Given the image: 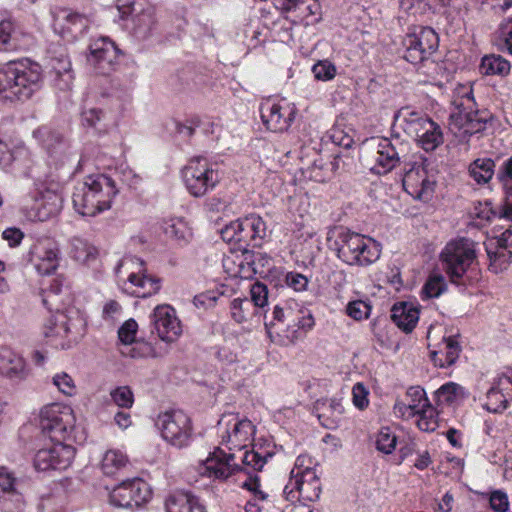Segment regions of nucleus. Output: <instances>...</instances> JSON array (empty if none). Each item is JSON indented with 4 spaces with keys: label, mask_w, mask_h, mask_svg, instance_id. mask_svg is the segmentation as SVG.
<instances>
[{
    "label": "nucleus",
    "mask_w": 512,
    "mask_h": 512,
    "mask_svg": "<svg viewBox=\"0 0 512 512\" xmlns=\"http://www.w3.org/2000/svg\"><path fill=\"white\" fill-rule=\"evenodd\" d=\"M53 384L58 390L66 396H74L76 394V385L73 378L66 372H61L53 377Z\"/></svg>",
    "instance_id": "obj_49"
},
{
    "label": "nucleus",
    "mask_w": 512,
    "mask_h": 512,
    "mask_svg": "<svg viewBox=\"0 0 512 512\" xmlns=\"http://www.w3.org/2000/svg\"><path fill=\"white\" fill-rule=\"evenodd\" d=\"M118 190L115 182L104 174L89 175L72 196L75 210L82 216L93 217L111 208Z\"/></svg>",
    "instance_id": "obj_2"
},
{
    "label": "nucleus",
    "mask_w": 512,
    "mask_h": 512,
    "mask_svg": "<svg viewBox=\"0 0 512 512\" xmlns=\"http://www.w3.org/2000/svg\"><path fill=\"white\" fill-rule=\"evenodd\" d=\"M494 169L495 163L492 159L479 158L470 164L469 173L478 184H486L492 179Z\"/></svg>",
    "instance_id": "obj_31"
},
{
    "label": "nucleus",
    "mask_w": 512,
    "mask_h": 512,
    "mask_svg": "<svg viewBox=\"0 0 512 512\" xmlns=\"http://www.w3.org/2000/svg\"><path fill=\"white\" fill-rule=\"evenodd\" d=\"M164 231L168 237L177 241H187L191 236L190 229L186 222L179 218L171 219L167 222Z\"/></svg>",
    "instance_id": "obj_40"
},
{
    "label": "nucleus",
    "mask_w": 512,
    "mask_h": 512,
    "mask_svg": "<svg viewBox=\"0 0 512 512\" xmlns=\"http://www.w3.org/2000/svg\"><path fill=\"white\" fill-rule=\"evenodd\" d=\"M34 137L38 138L48 150L53 147L54 143H58L61 140L58 134L51 132L46 127L39 128L34 132Z\"/></svg>",
    "instance_id": "obj_60"
},
{
    "label": "nucleus",
    "mask_w": 512,
    "mask_h": 512,
    "mask_svg": "<svg viewBox=\"0 0 512 512\" xmlns=\"http://www.w3.org/2000/svg\"><path fill=\"white\" fill-rule=\"evenodd\" d=\"M498 43L501 50H507L512 55V20L500 26Z\"/></svg>",
    "instance_id": "obj_58"
},
{
    "label": "nucleus",
    "mask_w": 512,
    "mask_h": 512,
    "mask_svg": "<svg viewBox=\"0 0 512 512\" xmlns=\"http://www.w3.org/2000/svg\"><path fill=\"white\" fill-rule=\"evenodd\" d=\"M406 396L410 399L408 403L417 405L419 407L417 408L419 412L420 410L430 405L429 399L426 397L424 389L419 386L410 387L407 390Z\"/></svg>",
    "instance_id": "obj_56"
},
{
    "label": "nucleus",
    "mask_w": 512,
    "mask_h": 512,
    "mask_svg": "<svg viewBox=\"0 0 512 512\" xmlns=\"http://www.w3.org/2000/svg\"><path fill=\"white\" fill-rule=\"evenodd\" d=\"M312 460L307 455H300L297 457L294 467L290 472V477H296L299 475H303L308 470H315L312 465Z\"/></svg>",
    "instance_id": "obj_61"
},
{
    "label": "nucleus",
    "mask_w": 512,
    "mask_h": 512,
    "mask_svg": "<svg viewBox=\"0 0 512 512\" xmlns=\"http://www.w3.org/2000/svg\"><path fill=\"white\" fill-rule=\"evenodd\" d=\"M182 176L187 191L196 198L205 196L220 182L218 170L203 156L191 158L183 168Z\"/></svg>",
    "instance_id": "obj_9"
},
{
    "label": "nucleus",
    "mask_w": 512,
    "mask_h": 512,
    "mask_svg": "<svg viewBox=\"0 0 512 512\" xmlns=\"http://www.w3.org/2000/svg\"><path fill=\"white\" fill-rule=\"evenodd\" d=\"M231 205L228 197L215 195L205 201L204 207L206 211L211 213H218L226 211Z\"/></svg>",
    "instance_id": "obj_55"
},
{
    "label": "nucleus",
    "mask_w": 512,
    "mask_h": 512,
    "mask_svg": "<svg viewBox=\"0 0 512 512\" xmlns=\"http://www.w3.org/2000/svg\"><path fill=\"white\" fill-rule=\"evenodd\" d=\"M475 242L468 238L449 241L443 248L440 259L446 274L455 284H460L466 272L476 262Z\"/></svg>",
    "instance_id": "obj_6"
},
{
    "label": "nucleus",
    "mask_w": 512,
    "mask_h": 512,
    "mask_svg": "<svg viewBox=\"0 0 512 512\" xmlns=\"http://www.w3.org/2000/svg\"><path fill=\"white\" fill-rule=\"evenodd\" d=\"M353 403L359 409H364L368 405V392L362 383H356L352 389Z\"/></svg>",
    "instance_id": "obj_64"
},
{
    "label": "nucleus",
    "mask_w": 512,
    "mask_h": 512,
    "mask_svg": "<svg viewBox=\"0 0 512 512\" xmlns=\"http://www.w3.org/2000/svg\"><path fill=\"white\" fill-rule=\"evenodd\" d=\"M87 321L85 315L78 309L71 308L65 313L57 311L45 325V337L57 336L65 340L60 343L62 349H70L84 337Z\"/></svg>",
    "instance_id": "obj_7"
},
{
    "label": "nucleus",
    "mask_w": 512,
    "mask_h": 512,
    "mask_svg": "<svg viewBox=\"0 0 512 512\" xmlns=\"http://www.w3.org/2000/svg\"><path fill=\"white\" fill-rule=\"evenodd\" d=\"M62 206V198L56 190L51 188H38L34 195V218L46 221L56 216Z\"/></svg>",
    "instance_id": "obj_22"
},
{
    "label": "nucleus",
    "mask_w": 512,
    "mask_h": 512,
    "mask_svg": "<svg viewBox=\"0 0 512 512\" xmlns=\"http://www.w3.org/2000/svg\"><path fill=\"white\" fill-rule=\"evenodd\" d=\"M294 306L295 314L290 327H297L305 331L312 329L315 324L312 313L298 303H294Z\"/></svg>",
    "instance_id": "obj_42"
},
{
    "label": "nucleus",
    "mask_w": 512,
    "mask_h": 512,
    "mask_svg": "<svg viewBox=\"0 0 512 512\" xmlns=\"http://www.w3.org/2000/svg\"><path fill=\"white\" fill-rule=\"evenodd\" d=\"M337 257L349 266L368 267L381 256V245L374 239L340 228L333 242Z\"/></svg>",
    "instance_id": "obj_3"
},
{
    "label": "nucleus",
    "mask_w": 512,
    "mask_h": 512,
    "mask_svg": "<svg viewBox=\"0 0 512 512\" xmlns=\"http://www.w3.org/2000/svg\"><path fill=\"white\" fill-rule=\"evenodd\" d=\"M391 319L397 327L409 333L415 328L418 322L419 311L406 303H398L392 308Z\"/></svg>",
    "instance_id": "obj_27"
},
{
    "label": "nucleus",
    "mask_w": 512,
    "mask_h": 512,
    "mask_svg": "<svg viewBox=\"0 0 512 512\" xmlns=\"http://www.w3.org/2000/svg\"><path fill=\"white\" fill-rule=\"evenodd\" d=\"M295 302H286L284 306L276 305L273 308V320L277 322H286L287 326H291L292 319L295 314Z\"/></svg>",
    "instance_id": "obj_50"
},
{
    "label": "nucleus",
    "mask_w": 512,
    "mask_h": 512,
    "mask_svg": "<svg viewBox=\"0 0 512 512\" xmlns=\"http://www.w3.org/2000/svg\"><path fill=\"white\" fill-rule=\"evenodd\" d=\"M156 425L165 441L176 447L186 446L191 438L189 416L181 410L166 411L157 418Z\"/></svg>",
    "instance_id": "obj_11"
},
{
    "label": "nucleus",
    "mask_w": 512,
    "mask_h": 512,
    "mask_svg": "<svg viewBox=\"0 0 512 512\" xmlns=\"http://www.w3.org/2000/svg\"><path fill=\"white\" fill-rule=\"evenodd\" d=\"M508 396L504 395L498 387H492L487 392L485 408L489 412L502 413L508 407Z\"/></svg>",
    "instance_id": "obj_39"
},
{
    "label": "nucleus",
    "mask_w": 512,
    "mask_h": 512,
    "mask_svg": "<svg viewBox=\"0 0 512 512\" xmlns=\"http://www.w3.org/2000/svg\"><path fill=\"white\" fill-rule=\"evenodd\" d=\"M137 329L138 324L134 319L127 320L118 330L119 340L125 345L132 344L135 341Z\"/></svg>",
    "instance_id": "obj_53"
},
{
    "label": "nucleus",
    "mask_w": 512,
    "mask_h": 512,
    "mask_svg": "<svg viewBox=\"0 0 512 512\" xmlns=\"http://www.w3.org/2000/svg\"><path fill=\"white\" fill-rule=\"evenodd\" d=\"M435 395L439 405L457 404L465 398L464 388L454 382L442 385Z\"/></svg>",
    "instance_id": "obj_32"
},
{
    "label": "nucleus",
    "mask_w": 512,
    "mask_h": 512,
    "mask_svg": "<svg viewBox=\"0 0 512 512\" xmlns=\"http://www.w3.org/2000/svg\"><path fill=\"white\" fill-rule=\"evenodd\" d=\"M128 282L136 288L130 292L136 297H149L156 294L161 288V280L159 278L146 275L141 270L130 273Z\"/></svg>",
    "instance_id": "obj_26"
},
{
    "label": "nucleus",
    "mask_w": 512,
    "mask_h": 512,
    "mask_svg": "<svg viewBox=\"0 0 512 512\" xmlns=\"http://www.w3.org/2000/svg\"><path fill=\"white\" fill-rule=\"evenodd\" d=\"M34 256L37 263L34 264L41 275H50L59 267L61 253L58 243L51 237L43 236L34 242Z\"/></svg>",
    "instance_id": "obj_19"
},
{
    "label": "nucleus",
    "mask_w": 512,
    "mask_h": 512,
    "mask_svg": "<svg viewBox=\"0 0 512 512\" xmlns=\"http://www.w3.org/2000/svg\"><path fill=\"white\" fill-rule=\"evenodd\" d=\"M69 254L75 261L88 264L97 258L98 250L86 240L73 237L70 240Z\"/></svg>",
    "instance_id": "obj_28"
},
{
    "label": "nucleus",
    "mask_w": 512,
    "mask_h": 512,
    "mask_svg": "<svg viewBox=\"0 0 512 512\" xmlns=\"http://www.w3.org/2000/svg\"><path fill=\"white\" fill-rule=\"evenodd\" d=\"M395 121L408 136L417 140L426 129L425 124L430 123L432 119L421 112L411 110L409 107H403L395 115Z\"/></svg>",
    "instance_id": "obj_23"
},
{
    "label": "nucleus",
    "mask_w": 512,
    "mask_h": 512,
    "mask_svg": "<svg viewBox=\"0 0 512 512\" xmlns=\"http://www.w3.org/2000/svg\"><path fill=\"white\" fill-rule=\"evenodd\" d=\"M15 33L14 23L0 14V49L7 48L9 42L14 39Z\"/></svg>",
    "instance_id": "obj_51"
},
{
    "label": "nucleus",
    "mask_w": 512,
    "mask_h": 512,
    "mask_svg": "<svg viewBox=\"0 0 512 512\" xmlns=\"http://www.w3.org/2000/svg\"><path fill=\"white\" fill-rule=\"evenodd\" d=\"M134 34L141 39L149 37L156 25V17L153 9L142 11L134 18Z\"/></svg>",
    "instance_id": "obj_34"
},
{
    "label": "nucleus",
    "mask_w": 512,
    "mask_h": 512,
    "mask_svg": "<svg viewBox=\"0 0 512 512\" xmlns=\"http://www.w3.org/2000/svg\"><path fill=\"white\" fill-rule=\"evenodd\" d=\"M296 108L293 104L266 103L261 107V119L272 132L287 131L295 119Z\"/></svg>",
    "instance_id": "obj_21"
},
{
    "label": "nucleus",
    "mask_w": 512,
    "mask_h": 512,
    "mask_svg": "<svg viewBox=\"0 0 512 512\" xmlns=\"http://www.w3.org/2000/svg\"><path fill=\"white\" fill-rule=\"evenodd\" d=\"M402 184L409 195L422 201H428L435 188V181L430 179L423 165L416 163L405 171Z\"/></svg>",
    "instance_id": "obj_17"
},
{
    "label": "nucleus",
    "mask_w": 512,
    "mask_h": 512,
    "mask_svg": "<svg viewBox=\"0 0 512 512\" xmlns=\"http://www.w3.org/2000/svg\"><path fill=\"white\" fill-rule=\"evenodd\" d=\"M285 283L288 287L292 288L296 292H302L307 289L309 280L308 278L298 272H288L285 275Z\"/></svg>",
    "instance_id": "obj_57"
},
{
    "label": "nucleus",
    "mask_w": 512,
    "mask_h": 512,
    "mask_svg": "<svg viewBox=\"0 0 512 512\" xmlns=\"http://www.w3.org/2000/svg\"><path fill=\"white\" fill-rule=\"evenodd\" d=\"M283 493L285 499L292 503L300 500L313 502L319 499L321 482L316 470H308L303 475L290 477Z\"/></svg>",
    "instance_id": "obj_15"
},
{
    "label": "nucleus",
    "mask_w": 512,
    "mask_h": 512,
    "mask_svg": "<svg viewBox=\"0 0 512 512\" xmlns=\"http://www.w3.org/2000/svg\"><path fill=\"white\" fill-rule=\"evenodd\" d=\"M252 303L247 298H235L231 301V316L237 323H243L247 320L252 311Z\"/></svg>",
    "instance_id": "obj_41"
},
{
    "label": "nucleus",
    "mask_w": 512,
    "mask_h": 512,
    "mask_svg": "<svg viewBox=\"0 0 512 512\" xmlns=\"http://www.w3.org/2000/svg\"><path fill=\"white\" fill-rule=\"evenodd\" d=\"M417 405L397 400L394 404V413L402 418L414 417L418 414Z\"/></svg>",
    "instance_id": "obj_62"
},
{
    "label": "nucleus",
    "mask_w": 512,
    "mask_h": 512,
    "mask_svg": "<svg viewBox=\"0 0 512 512\" xmlns=\"http://www.w3.org/2000/svg\"><path fill=\"white\" fill-rule=\"evenodd\" d=\"M404 59L417 65L428 62L439 45L438 34L431 27H422L419 32L408 34L404 40Z\"/></svg>",
    "instance_id": "obj_12"
},
{
    "label": "nucleus",
    "mask_w": 512,
    "mask_h": 512,
    "mask_svg": "<svg viewBox=\"0 0 512 512\" xmlns=\"http://www.w3.org/2000/svg\"><path fill=\"white\" fill-rule=\"evenodd\" d=\"M76 417L68 405L51 403L39 412V426L43 439L64 442L75 427Z\"/></svg>",
    "instance_id": "obj_8"
},
{
    "label": "nucleus",
    "mask_w": 512,
    "mask_h": 512,
    "mask_svg": "<svg viewBox=\"0 0 512 512\" xmlns=\"http://www.w3.org/2000/svg\"><path fill=\"white\" fill-rule=\"evenodd\" d=\"M151 322L159 338L165 342L175 341L182 332L180 321L170 305H158L151 314Z\"/></svg>",
    "instance_id": "obj_20"
},
{
    "label": "nucleus",
    "mask_w": 512,
    "mask_h": 512,
    "mask_svg": "<svg viewBox=\"0 0 512 512\" xmlns=\"http://www.w3.org/2000/svg\"><path fill=\"white\" fill-rule=\"evenodd\" d=\"M495 245L496 251H492L489 247L486 248L490 260L496 261L505 258L506 255L503 250H508L509 259L512 258V225L496 237Z\"/></svg>",
    "instance_id": "obj_37"
},
{
    "label": "nucleus",
    "mask_w": 512,
    "mask_h": 512,
    "mask_svg": "<svg viewBox=\"0 0 512 512\" xmlns=\"http://www.w3.org/2000/svg\"><path fill=\"white\" fill-rule=\"evenodd\" d=\"M446 289L445 279L442 275H432L422 288V294L426 298H435Z\"/></svg>",
    "instance_id": "obj_46"
},
{
    "label": "nucleus",
    "mask_w": 512,
    "mask_h": 512,
    "mask_svg": "<svg viewBox=\"0 0 512 512\" xmlns=\"http://www.w3.org/2000/svg\"><path fill=\"white\" fill-rule=\"evenodd\" d=\"M44 443H38L34 454V469L39 471L64 470L70 466L75 456V450L72 446L63 442L43 439Z\"/></svg>",
    "instance_id": "obj_10"
},
{
    "label": "nucleus",
    "mask_w": 512,
    "mask_h": 512,
    "mask_svg": "<svg viewBox=\"0 0 512 512\" xmlns=\"http://www.w3.org/2000/svg\"><path fill=\"white\" fill-rule=\"evenodd\" d=\"M425 125L426 129L416 141L425 151H434L444 140L441 127L433 120Z\"/></svg>",
    "instance_id": "obj_30"
},
{
    "label": "nucleus",
    "mask_w": 512,
    "mask_h": 512,
    "mask_svg": "<svg viewBox=\"0 0 512 512\" xmlns=\"http://www.w3.org/2000/svg\"><path fill=\"white\" fill-rule=\"evenodd\" d=\"M150 486L141 478L128 479L112 489L109 502L118 508L140 507L151 498Z\"/></svg>",
    "instance_id": "obj_13"
},
{
    "label": "nucleus",
    "mask_w": 512,
    "mask_h": 512,
    "mask_svg": "<svg viewBox=\"0 0 512 512\" xmlns=\"http://www.w3.org/2000/svg\"><path fill=\"white\" fill-rule=\"evenodd\" d=\"M166 512H205L199 499L189 492L176 491L165 501Z\"/></svg>",
    "instance_id": "obj_24"
},
{
    "label": "nucleus",
    "mask_w": 512,
    "mask_h": 512,
    "mask_svg": "<svg viewBox=\"0 0 512 512\" xmlns=\"http://www.w3.org/2000/svg\"><path fill=\"white\" fill-rule=\"evenodd\" d=\"M240 228V219L230 222L228 225H226L220 230L221 238L227 243H237V234Z\"/></svg>",
    "instance_id": "obj_63"
},
{
    "label": "nucleus",
    "mask_w": 512,
    "mask_h": 512,
    "mask_svg": "<svg viewBox=\"0 0 512 512\" xmlns=\"http://www.w3.org/2000/svg\"><path fill=\"white\" fill-rule=\"evenodd\" d=\"M370 310V305L361 300L352 301L346 307L347 314L355 320L367 318L370 314Z\"/></svg>",
    "instance_id": "obj_54"
},
{
    "label": "nucleus",
    "mask_w": 512,
    "mask_h": 512,
    "mask_svg": "<svg viewBox=\"0 0 512 512\" xmlns=\"http://www.w3.org/2000/svg\"><path fill=\"white\" fill-rule=\"evenodd\" d=\"M490 506L495 512H507L509 510L507 494L500 490L492 492L490 496Z\"/></svg>",
    "instance_id": "obj_59"
},
{
    "label": "nucleus",
    "mask_w": 512,
    "mask_h": 512,
    "mask_svg": "<svg viewBox=\"0 0 512 512\" xmlns=\"http://www.w3.org/2000/svg\"><path fill=\"white\" fill-rule=\"evenodd\" d=\"M311 0H281V9L286 12L299 11L301 17H307L314 14L313 8L317 7L316 3L310 4Z\"/></svg>",
    "instance_id": "obj_43"
},
{
    "label": "nucleus",
    "mask_w": 512,
    "mask_h": 512,
    "mask_svg": "<svg viewBox=\"0 0 512 512\" xmlns=\"http://www.w3.org/2000/svg\"><path fill=\"white\" fill-rule=\"evenodd\" d=\"M250 295L252 306L263 308L268 304V287L264 283L254 282L250 288Z\"/></svg>",
    "instance_id": "obj_47"
},
{
    "label": "nucleus",
    "mask_w": 512,
    "mask_h": 512,
    "mask_svg": "<svg viewBox=\"0 0 512 512\" xmlns=\"http://www.w3.org/2000/svg\"><path fill=\"white\" fill-rule=\"evenodd\" d=\"M312 72L316 79L328 81L335 77L336 67L329 61H319L313 66Z\"/></svg>",
    "instance_id": "obj_52"
},
{
    "label": "nucleus",
    "mask_w": 512,
    "mask_h": 512,
    "mask_svg": "<svg viewBox=\"0 0 512 512\" xmlns=\"http://www.w3.org/2000/svg\"><path fill=\"white\" fill-rule=\"evenodd\" d=\"M417 426L422 431H434L438 427L437 416L435 409L430 404L428 407L420 410L417 414Z\"/></svg>",
    "instance_id": "obj_45"
},
{
    "label": "nucleus",
    "mask_w": 512,
    "mask_h": 512,
    "mask_svg": "<svg viewBox=\"0 0 512 512\" xmlns=\"http://www.w3.org/2000/svg\"><path fill=\"white\" fill-rule=\"evenodd\" d=\"M32 61L10 62L0 69V100L26 101L32 96Z\"/></svg>",
    "instance_id": "obj_4"
},
{
    "label": "nucleus",
    "mask_w": 512,
    "mask_h": 512,
    "mask_svg": "<svg viewBox=\"0 0 512 512\" xmlns=\"http://www.w3.org/2000/svg\"><path fill=\"white\" fill-rule=\"evenodd\" d=\"M511 65L501 55H486L482 58L480 70L484 75L506 76L509 74Z\"/></svg>",
    "instance_id": "obj_29"
},
{
    "label": "nucleus",
    "mask_w": 512,
    "mask_h": 512,
    "mask_svg": "<svg viewBox=\"0 0 512 512\" xmlns=\"http://www.w3.org/2000/svg\"><path fill=\"white\" fill-rule=\"evenodd\" d=\"M454 105L455 110L450 114L449 125L452 130L463 136H472L484 131L488 121L492 119L490 112L476 108L471 91L456 98Z\"/></svg>",
    "instance_id": "obj_5"
},
{
    "label": "nucleus",
    "mask_w": 512,
    "mask_h": 512,
    "mask_svg": "<svg viewBox=\"0 0 512 512\" xmlns=\"http://www.w3.org/2000/svg\"><path fill=\"white\" fill-rule=\"evenodd\" d=\"M0 368L8 376H16L24 369V360L9 349L0 352Z\"/></svg>",
    "instance_id": "obj_35"
},
{
    "label": "nucleus",
    "mask_w": 512,
    "mask_h": 512,
    "mask_svg": "<svg viewBox=\"0 0 512 512\" xmlns=\"http://www.w3.org/2000/svg\"><path fill=\"white\" fill-rule=\"evenodd\" d=\"M460 352L461 346L456 337H444L439 349L431 351V360L441 368L451 366L458 359Z\"/></svg>",
    "instance_id": "obj_25"
},
{
    "label": "nucleus",
    "mask_w": 512,
    "mask_h": 512,
    "mask_svg": "<svg viewBox=\"0 0 512 512\" xmlns=\"http://www.w3.org/2000/svg\"><path fill=\"white\" fill-rule=\"evenodd\" d=\"M128 462L127 456L119 450H108L102 459L101 468L106 475H114L124 468Z\"/></svg>",
    "instance_id": "obj_36"
},
{
    "label": "nucleus",
    "mask_w": 512,
    "mask_h": 512,
    "mask_svg": "<svg viewBox=\"0 0 512 512\" xmlns=\"http://www.w3.org/2000/svg\"><path fill=\"white\" fill-rule=\"evenodd\" d=\"M407 151V144L399 136L379 138L375 146V165L372 170L381 175L397 167Z\"/></svg>",
    "instance_id": "obj_14"
},
{
    "label": "nucleus",
    "mask_w": 512,
    "mask_h": 512,
    "mask_svg": "<svg viewBox=\"0 0 512 512\" xmlns=\"http://www.w3.org/2000/svg\"><path fill=\"white\" fill-rule=\"evenodd\" d=\"M51 67L56 76L59 78V88L70 89L73 81L72 66L70 60L66 56L61 55L58 58L51 59Z\"/></svg>",
    "instance_id": "obj_33"
},
{
    "label": "nucleus",
    "mask_w": 512,
    "mask_h": 512,
    "mask_svg": "<svg viewBox=\"0 0 512 512\" xmlns=\"http://www.w3.org/2000/svg\"><path fill=\"white\" fill-rule=\"evenodd\" d=\"M397 438L389 427H383L376 439V448L385 454H390L395 449Z\"/></svg>",
    "instance_id": "obj_44"
},
{
    "label": "nucleus",
    "mask_w": 512,
    "mask_h": 512,
    "mask_svg": "<svg viewBox=\"0 0 512 512\" xmlns=\"http://www.w3.org/2000/svg\"><path fill=\"white\" fill-rule=\"evenodd\" d=\"M245 226L251 232L253 247L259 246L266 236V223L260 216L252 214L245 217Z\"/></svg>",
    "instance_id": "obj_38"
},
{
    "label": "nucleus",
    "mask_w": 512,
    "mask_h": 512,
    "mask_svg": "<svg viewBox=\"0 0 512 512\" xmlns=\"http://www.w3.org/2000/svg\"><path fill=\"white\" fill-rule=\"evenodd\" d=\"M89 27L88 19L66 8H59L53 12V29L55 33L68 40L77 39Z\"/></svg>",
    "instance_id": "obj_18"
},
{
    "label": "nucleus",
    "mask_w": 512,
    "mask_h": 512,
    "mask_svg": "<svg viewBox=\"0 0 512 512\" xmlns=\"http://www.w3.org/2000/svg\"><path fill=\"white\" fill-rule=\"evenodd\" d=\"M113 402L121 408H130L133 405V392L128 386H120L110 393Z\"/></svg>",
    "instance_id": "obj_48"
},
{
    "label": "nucleus",
    "mask_w": 512,
    "mask_h": 512,
    "mask_svg": "<svg viewBox=\"0 0 512 512\" xmlns=\"http://www.w3.org/2000/svg\"><path fill=\"white\" fill-rule=\"evenodd\" d=\"M220 429L224 428L221 444L226 445L229 453L217 447L202 462L200 474L214 480L224 481L235 473L251 468L259 471L267 462L270 453L261 455L259 452L246 450L255 434V426L248 419H239L237 415H223L218 421Z\"/></svg>",
    "instance_id": "obj_1"
},
{
    "label": "nucleus",
    "mask_w": 512,
    "mask_h": 512,
    "mask_svg": "<svg viewBox=\"0 0 512 512\" xmlns=\"http://www.w3.org/2000/svg\"><path fill=\"white\" fill-rule=\"evenodd\" d=\"M117 55L118 49L114 42L107 37H101L90 44L87 63L95 73L107 75L113 70Z\"/></svg>",
    "instance_id": "obj_16"
}]
</instances>
